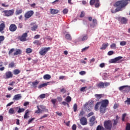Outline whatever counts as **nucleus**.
I'll list each match as a JSON object with an SVG mask.
<instances>
[{
	"mask_svg": "<svg viewBox=\"0 0 130 130\" xmlns=\"http://www.w3.org/2000/svg\"><path fill=\"white\" fill-rule=\"evenodd\" d=\"M128 2H130V0H120L116 2L114 4V7L116 8V12L122 11V9L127 6Z\"/></svg>",
	"mask_w": 130,
	"mask_h": 130,
	"instance_id": "f257e3e1",
	"label": "nucleus"
},
{
	"mask_svg": "<svg viewBox=\"0 0 130 130\" xmlns=\"http://www.w3.org/2000/svg\"><path fill=\"white\" fill-rule=\"evenodd\" d=\"M108 86H110V83L108 82H103L101 81L96 84V87L99 89H105V88H107Z\"/></svg>",
	"mask_w": 130,
	"mask_h": 130,
	"instance_id": "f03ea898",
	"label": "nucleus"
},
{
	"mask_svg": "<svg viewBox=\"0 0 130 130\" xmlns=\"http://www.w3.org/2000/svg\"><path fill=\"white\" fill-rule=\"evenodd\" d=\"M14 51H15L14 52ZM13 53V55L16 56V55H21V54H22V51L21 49H17L16 50H15V49L14 48H12L10 50V51H9L8 54L9 55H11L12 53Z\"/></svg>",
	"mask_w": 130,
	"mask_h": 130,
	"instance_id": "7ed1b4c3",
	"label": "nucleus"
},
{
	"mask_svg": "<svg viewBox=\"0 0 130 130\" xmlns=\"http://www.w3.org/2000/svg\"><path fill=\"white\" fill-rule=\"evenodd\" d=\"M104 126L106 129L111 130L112 128V122L111 120H109L104 122Z\"/></svg>",
	"mask_w": 130,
	"mask_h": 130,
	"instance_id": "20e7f679",
	"label": "nucleus"
},
{
	"mask_svg": "<svg viewBox=\"0 0 130 130\" xmlns=\"http://www.w3.org/2000/svg\"><path fill=\"white\" fill-rule=\"evenodd\" d=\"M89 4L90 6H95V8H99L100 7V2L99 0H90Z\"/></svg>",
	"mask_w": 130,
	"mask_h": 130,
	"instance_id": "39448f33",
	"label": "nucleus"
},
{
	"mask_svg": "<svg viewBox=\"0 0 130 130\" xmlns=\"http://www.w3.org/2000/svg\"><path fill=\"white\" fill-rule=\"evenodd\" d=\"M48 50H50V47L42 48L41 50L39 51V53L41 55H45V54L47 53V51H48Z\"/></svg>",
	"mask_w": 130,
	"mask_h": 130,
	"instance_id": "423d86ee",
	"label": "nucleus"
},
{
	"mask_svg": "<svg viewBox=\"0 0 130 130\" xmlns=\"http://www.w3.org/2000/svg\"><path fill=\"white\" fill-rule=\"evenodd\" d=\"M27 37H28V34H27V32H25L22 36H19L18 38L19 40L24 42L27 40Z\"/></svg>",
	"mask_w": 130,
	"mask_h": 130,
	"instance_id": "0eeeda50",
	"label": "nucleus"
},
{
	"mask_svg": "<svg viewBox=\"0 0 130 130\" xmlns=\"http://www.w3.org/2000/svg\"><path fill=\"white\" fill-rule=\"evenodd\" d=\"M33 15H34V11H33L32 10H30L27 11L25 13L24 17L25 18V19H29V18H31V17L33 16Z\"/></svg>",
	"mask_w": 130,
	"mask_h": 130,
	"instance_id": "6e6552de",
	"label": "nucleus"
},
{
	"mask_svg": "<svg viewBox=\"0 0 130 130\" xmlns=\"http://www.w3.org/2000/svg\"><path fill=\"white\" fill-rule=\"evenodd\" d=\"M14 10L12 9L10 10H5L4 11V13L6 17H10V16H13L14 14Z\"/></svg>",
	"mask_w": 130,
	"mask_h": 130,
	"instance_id": "1a4fd4ad",
	"label": "nucleus"
},
{
	"mask_svg": "<svg viewBox=\"0 0 130 130\" xmlns=\"http://www.w3.org/2000/svg\"><path fill=\"white\" fill-rule=\"evenodd\" d=\"M122 58L121 56L117 57L114 59H111L109 61V63H116L118 60H120Z\"/></svg>",
	"mask_w": 130,
	"mask_h": 130,
	"instance_id": "9d476101",
	"label": "nucleus"
},
{
	"mask_svg": "<svg viewBox=\"0 0 130 130\" xmlns=\"http://www.w3.org/2000/svg\"><path fill=\"white\" fill-rule=\"evenodd\" d=\"M40 108L41 109L39 108V106H37L38 110L35 111V113H42V111L45 110V106L43 105H40Z\"/></svg>",
	"mask_w": 130,
	"mask_h": 130,
	"instance_id": "9b49d317",
	"label": "nucleus"
},
{
	"mask_svg": "<svg viewBox=\"0 0 130 130\" xmlns=\"http://www.w3.org/2000/svg\"><path fill=\"white\" fill-rule=\"evenodd\" d=\"M17 25L15 24H11L9 26V30L11 32H15V31H17Z\"/></svg>",
	"mask_w": 130,
	"mask_h": 130,
	"instance_id": "f8f14e48",
	"label": "nucleus"
},
{
	"mask_svg": "<svg viewBox=\"0 0 130 130\" xmlns=\"http://www.w3.org/2000/svg\"><path fill=\"white\" fill-rule=\"evenodd\" d=\"M80 123L82 125H86L88 124V121H87V118L85 117H82L80 119Z\"/></svg>",
	"mask_w": 130,
	"mask_h": 130,
	"instance_id": "ddd939ff",
	"label": "nucleus"
},
{
	"mask_svg": "<svg viewBox=\"0 0 130 130\" xmlns=\"http://www.w3.org/2000/svg\"><path fill=\"white\" fill-rule=\"evenodd\" d=\"M118 21L120 22L121 24H127V19L125 17H119L118 19Z\"/></svg>",
	"mask_w": 130,
	"mask_h": 130,
	"instance_id": "4468645a",
	"label": "nucleus"
},
{
	"mask_svg": "<svg viewBox=\"0 0 130 130\" xmlns=\"http://www.w3.org/2000/svg\"><path fill=\"white\" fill-rule=\"evenodd\" d=\"M84 108H85L86 111L87 112H90L91 110H92V106L88 104L87 103H86L84 105Z\"/></svg>",
	"mask_w": 130,
	"mask_h": 130,
	"instance_id": "2eb2a0df",
	"label": "nucleus"
},
{
	"mask_svg": "<svg viewBox=\"0 0 130 130\" xmlns=\"http://www.w3.org/2000/svg\"><path fill=\"white\" fill-rule=\"evenodd\" d=\"M108 104H109L108 100H104L102 101L101 106H103V107H107Z\"/></svg>",
	"mask_w": 130,
	"mask_h": 130,
	"instance_id": "dca6fc26",
	"label": "nucleus"
},
{
	"mask_svg": "<svg viewBox=\"0 0 130 130\" xmlns=\"http://www.w3.org/2000/svg\"><path fill=\"white\" fill-rule=\"evenodd\" d=\"M95 119H96V118L95 116H92L89 120V125L90 126H93L94 125V124L95 123Z\"/></svg>",
	"mask_w": 130,
	"mask_h": 130,
	"instance_id": "f3484780",
	"label": "nucleus"
},
{
	"mask_svg": "<svg viewBox=\"0 0 130 130\" xmlns=\"http://www.w3.org/2000/svg\"><path fill=\"white\" fill-rule=\"evenodd\" d=\"M5 79H10L13 78V73L11 71H8L5 73Z\"/></svg>",
	"mask_w": 130,
	"mask_h": 130,
	"instance_id": "a211bd4d",
	"label": "nucleus"
},
{
	"mask_svg": "<svg viewBox=\"0 0 130 130\" xmlns=\"http://www.w3.org/2000/svg\"><path fill=\"white\" fill-rule=\"evenodd\" d=\"M5 28H6V24H5V22L1 23L0 24V32H1L2 34L5 33V31H4Z\"/></svg>",
	"mask_w": 130,
	"mask_h": 130,
	"instance_id": "6ab92c4d",
	"label": "nucleus"
},
{
	"mask_svg": "<svg viewBox=\"0 0 130 130\" xmlns=\"http://www.w3.org/2000/svg\"><path fill=\"white\" fill-rule=\"evenodd\" d=\"M18 108H19V107L10 108L9 110V113L10 114H15L16 112H17L16 109H18Z\"/></svg>",
	"mask_w": 130,
	"mask_h": 130,
	"instance_id": "aec40b11",
	"label": "nucleus"
},
{
	"mask_svg": "<svg viewBox=\"0 0 130 130\" xmlns=\"http://www.w3.org/2000/svg\"><path fill=\"white\" fill-rule=\"evenodd\" d=\"M124 88H126L125 90H127V91H130V86H128V85H123V86H120L119 88V90L120 91H122V90H123Z\"/></svg>",
	"mask_w": 130,
	"mask_h": 130,
	"instance_id": "412c9836",
	"label": "nucleus"
},
{
	"mask_svg": "<svg viewBox=\"0 0 130 130\" xmlns=\"http://www.w3.org/2000/svg\"><path fill=\"white\" fill-rule=\"evenodd\" d=\"M22 99V95L21 94H18L14 95L13 100L14 101H16L17 100H20V99Z\"/></svg>",
	"mask_w": 130,
	"mask_h": 130,
	"instance_id": "4be33fe9",
	"label": "nucleus"
},
{
	"mask_svg": "<svg viewBox=\"0 0 130 130\" xmlns=\"http://www.w3.org/2000/svg\"><path fill=\"white\" fill-rule=\"evenodd\" d=\"M79 41H86L88 39V36L87 35H85L83 36L82 37H81L79 38Z\"/></svg>",
	"mask_w": 130,
	"mask_h": 130,
	"instance_id": "5701e85b",
	"label": "nucleus"
},
{
	"mask_svg": "<svg viewBox=\"0 0 130 130\" xmlns=\"http://www.w3.org/2000/svg\"><path fill=\"white\" fill-rule=\"evenodd\" d=\"M59 12V10H58L53 9H50V13L52 15H55L56 14H58Z\"/></svg>",
	"mask_w": 130,
	"mask_h": 130,
	"instance_id": "b1692460",
	"label": "nucleus"
},
{
	"mask_svg": "<svg viewBox=\"0 0 130 130\" xmlns=\"http://www.w3.org/2000/svg\"><path fill=\"white\" fill-rule=\"evenodd\" d=\"M106 110V107H103L102 106H101L100 111L101 113H102L103 114H104L105 113V111Z\"/></svg>",
	"mask_w": 130,
	"mask_h": 130,
	"instance_id": "393cba45",
	"label": "nucleus"
},
{
	"mask_svg": "<svg viewBox=\"0 0 130 130\" xmlns=\"http://www.w3.org/2000/svg\"><path fill=\"white\" fill-rule=\"evenodd\" d=\"M96 25H97V19L94 18L92 19V24H90V27L94 28Z\"/></svg>",
	"mask_w": 130,
	"mask_h": 130,
	"instance_id": "a878e982",
	"label": "nucleus"
},
{
	"mask_svg": "<svg viewBox=\"0 0 130 130\" xmlns=\"http://www.w3.org/2000/svg\"><path fill=\"white\" fill-rule=\"evenodd\" d=\"M30 112V111L26 110L25 111V113L24 115V119H26V118H28L29 117V113Z\"/></svg>",
	"mask_w": 130,
	"mask_h": 130,
	"instance_id": "bb28decb",
	"label": "nucleus"
},
{
	"mask_svg": "<svg viewBox=\"0 0 130 130\" xmlns=\"http://www.w3.org/2000/svg\"><path fill=\"white\" fill-rule=\"evenodd\" d=\"M48 84H49V82L43 84H41L40 85H39L38 88L39 89H41V88H43V87H46V86H47Z\"/></svg>",
	"mask_w": 130,
	"mask_h": 130,
	"instance_id": "cd10ccee",
	"label": "nucleus"
},
{
	"mask_svg": "<svg viewBox=\"0 0 130 130\" xmlns=\"http://www.w3.org/2000/svg\"><path fill=\"white\" fill-rule=\"evenodd\" d=\"M108 46V43L103 44L102 46V47L100 48L101 50H104V49H106L107 47Z\"/></svg>",
	"mask_w": 130,
	"mask_h": 130,
	"instance_id": "c85d7f7f",
	"label": "nucleus"
},
{
	"mask_svg": "<svg viewBox=\"0 0 130 130\" xmlns=\"http://www.w3.org/2000/svg\"><path fill=\"white\" fill-rule=\"evenodd\" d=\"M44 80H49L51 78V76L50 75L46 74L43 76Z\"/></svg>",
	"mask_w": 130,
	"mask_h": 130,
	"instance_id": "c756f323",
	"label": "nucleus"
},
{
	"mask_svg": "<svg viewBox=\"0 0 130 130\" xmlns=\"http://www.w3.org/2000/svg\"><path fill=\"white\" fill-rule=\"evenodd\" d=\"M39 84V81L36 80L35 82H32V85L34 87L37 88V85Z\"/></svg>",
	"mask_w": 130,
	"mask_h": 130,
	"instance_id": "7c9ffc66",
	"label": "nucleus"
},
{
	"mask_svg": "<svg viewBox=\"0 0 130 130\" xmlns=\"http://www.w3.org/2000/svg\"><path fill=\"white\" fill-rule=\"evenodd\" d=\"M23 12V10L22 9H20V10H16L15 12V14L16 15H20V14H22Z\"/></svg>",
	"mask_w": 130,
	"mask_h": 130,
	"instance_id": "2f4dec72",
	"label": "nucleus"
},
{
	"mask_svg": "<svg viewBox=\"0 0 130 130\" xmlns=\"http://www.w3.org/2000/svg\"><path fill=\"white\" fill-rule=\"evenodd\" d=\"M65 38L66 39H67V40H69V41L72 40V37L71 36V35H70V34L66 35Z\"/></svg>",
	"mask_w": 130,
	"mask_h": 130,
	"instance_id": "473e14b6",
	"label": "nucleus"
},
{
	"mask_svg": "<svg viewBox=\"0 0 130 130\" xmlns=\"http://www.w3.org/2000/svg\"><path fill=\"white\" fill-rule=\"evenodd\" d=\"M13 73L14 75H19V74L21 73V71L19 70L18 69H15L13 71Z\"/></svg>",
	"mask_w": 130,
	"mask_h": 130,
	"instance_id": "72a5a7b5",
	"label": "nucleus"
},
{
	"mask_svg": "<svg viewBox=\"0 0 130 130\" xmlns=\"http://www.w3.org/2000/svg\"><path fill=\"white\" fill-rule=\"evenodd\" d=\"M95 98H96V99H98V100H99L100 99H101V98L103 97V95L102 94H96L94 95Z\"/></svg>",
	"mask_w": 130,
	"mask_h": 130,
	"instance_id": "f704fd0d",
	"label": "nucleus"
},
{
	"mask_svg": "<svg viewBox=\"0 0 130 130\" xmlns=\"http://www.w3.org/2000/svg\"><path fill=\"white\" fill-rule=\"evenodd\" d=\"M32 51H33V50H32V49L30 48H28L26 49V53H27V54L29 53H31Z\"/></svg>",
	"mask_w": 130,
	"mask_h": 130,
	"instance_id": "c9c22d12",
	"label": "nucleus"
},
{
	"mask_svg": "<svg viewBox=\"0 0 130 130\" xmlns=\"http://www.w3.org/2000/svg\"><path fill=\"white\" fill-rule=\"evenodd\" d=\"M34 44H36V45H41L42 43L40 41L38 40H35L33 42Z\"/></svg>",
	"mask_w": 130,
	"mask_h": 130,
	"instance_id": "e433bc0d",
	"label": "nucleus"
},
{
	"mask_svg": "<svg viewBox=\"0 0 130 130\" xmlns=\"http://www.w3.org/2000/svg\"><path fill=\"white\" fill-rule=\"evenodd\" d=\"M66 101L68 103H70V102L72 101V98L70 96H67L66 99Z\"/></svg>",
	"mask_w": 130,
	"mask_h": 130,
	"instance_id": "4c0bfd02",
	"label": "nucleus"
},
{
	"mask_svg": "<svg viewBox=\"0 0 130 130\" xmlns=\"http://www.w3.org/2000/svg\"><path fill=\"white\" fill-rule=\"evenodd\" d=\"M37 28H38V25L36 24L31 27V31H36Z\"/></svg>",
	"mask_w": 130,
	"mask_h": 130,
	"instance_id": "58836bf2",
	"label": "nucleus"
},
{
	"mask_svg": "<svg viewBox=\"0 0 130 130\" xmlns=\"http://www.w3.org/2000/svg\"><path fill=\"white\" fill-rule=\"evenodd\" d=\"M96 130H104V127L103 126H101L100 125H99L96 127Z\"/></svg>",
	"mask_w": 130,
	"mask_h": 130,
	"instance_id": "ea45409f",
	"label": "nucleus"
},
{
	"mask_svg": "<svg viewBox=\"0 0 130 130\" xmlns=\"http://www.w3.org/2000/svg\"><path fill=\"white\" fill-rule=\"evenodd\" d=\"M73 109L74 112H76L78 109V105L77 104H75L73 106Z\"/></svg>",
	"mask_w": 130,
	"mask_h": 130,
	"instance_id": "a19ab883",
	"label": "nucleus"
},
{
	"mask_svg": "<svg viewBox=\"0 0 130 130\" xmlns=\"http://www.w3.org/2000/svg\"><path fill=\"white\" fill-rule=\"evenodd\" d=\"M4 40H5V36H0V44L1 43H2V42H4Z\"/></svg>",
	"mask_w": 130,
	"mask_h": 130,
	"instance_id": "79ce46f5",
	"label": "nucleus"
},
{
	"mask_svg": "<svg viewBox=\"0 0 130 130\" xmlns=\"http://www.w3.org/2000/svg\"><path fill=\"white\" fill-rule=\"evenodd\" d=\"M60 92L62 93V94L67 93V89H66V88H64V87L60 89Z\"/></svg>",
	"mask_w": 130,
	"mask_h": 130,
	"instance_id": "37998d69",
	"label": "nucleus"
},
{
	"mask_svg": "<svg viewBox=\"0 0 130 130\" xmlns=\"http://www.w3.org/2000/svg\"><path fill=\"white\" fill-rule=\"evenodd\" d=\"M110 47L112 49H115V48H116V44L113 43L110 45Z\"/></svg>",
	"mask_w": 130,
	"mask_h": 130,
	"instance_id": "c03bdc74",
	"label": "nucleus"
},
{
	"mask_svg": "<svg viewBox=\"0 0 130 130\" xmlns=\"http://www.w3.org/2000/svg\"><path fill=\"white\" fill-rule=\"evenodd\" d=\"M56 99H52L51 100V102H52V104L54 105V106H55V103H56Z\"/></svg>",
	"mask_w": 130,
	"mask_h": 130,
	"instance_id": "a18cd8bd",
	"label": "nucleus"
},
{
	"mask_svg": "<svg viewBox=\"0 0 130 130\" xmlns=\"http://www.w3.org/2000/svg\"><path fill=\"white\" fill-rule=\"evenodd\" d=\"M25 111V109L24 108H19L17 112L18 113H21V112H24Z\"/></svg>",
	"mask_w": 130,
	"mask_h": 130,
	"instance_id": "49530a36",
	"label": "nucleus"
},
{
	"mask_svg": "<svg viewBox=\"0 0 130 130\" xmlns=\"http://www.w3.org/2000/svg\"><path fill=\"white\" fill-rule=\"evenodd\" d=\"M62 13L63 14H64V15H66V14H68V13H69V9L67 8L64 9V10H63Z\"/></svg>",
	"mask_w": 130,
	"mask_h": 130,
	"instance_id": "de8ad7c7",
	"label": "nucleus"
},
{
	"mask_svg": "<svg viewBox=\"0 0 130 130\" xmlns=\"http://www.w3.org/2000/svg\"><path fill=\"white\" fill-rule=\"evenodd\" d=\"M120 45L121 46H124V45H126V42L125 41H122L120 43Z\"/></svg>",
	"mask_w": 130,
	"mask_h": 130,
	"instance_id": "09e8293b",
	"label": "nucleus"
},
{
	"mask_svg": "<svg viewBox=\"0 0 130 130\" xmlns=\"http://www.w3.org/2000/svg\"><path fill=\"white\" fill-rule=\"evenodd\" d=\"M85 17V12L84 11H82L80 15V18H84Z\"/></svg>",
	"mask_w": 130,
	"mask_h": 130,
	"instance_id": "8fccbe9b",
	"label": "nucleus"
},
{
	"mask_svg": "<svg viewBox=\"0 0 130 130\" xmlns=\"http://www.w3.org/2000/svg\"><path fill=\"white\" fill-rule=\"evenodd\" d=\"M125 103H127L128 105H130V98H127V100L125 101Z\"/></svg>",
	"mask_w": 130,
	"mask_h": 130,
	"instance_id": "3c124183",
	"label": "nucleus"
},
{
	"mask_svg": "<svg viewBox=\"0 0 130 130\" xmlns=\"http://www.w3.org/2000/svg\"><path fill=\"white\" fill-rule=\"evenodd\" d=\"M99 104H100V103H97L95 105V106H94V110L95 111L98 110V108H99L98 105Z\"/></svg>",
	"mask_w": 130,
	"mask_h": 130,
	"instance_id": "603ef678",
	"label": "nucleus"
},
{
	"mask_svg": "<svg viewBox=\"0 0 130 130\" xmlns=\"http://www.w3.org/2000/svg\"><path fill=\"white\" fill-rule=\"evenodd\" d=\"M9 68H14L15 67V63L14 62L10 63L9 65Z\"/></svg>",
	"mask_w": 130,
	"mask_h": 130,
	"instance_id": "864d4df0",
	"label": "nucleus"
},
{
	"mask_svg": "<svg viewBox=\"0 0 130 130\" xmlns=\"http://www.w3.org/2000/svg\"><path fill=\"white\" fill-rule=\"evenodd\" d=\"M89 46L85 47V48H83L82 50V52H84V51H86V50H87V49H89Z\"/></svg>",
	"mask_w": 130,
	"mask_h": 130,
	"instance_id": "5fc2aeb1",
	"label": "nucleus"
},
{
	"mask_svg": "<svg viewBox=\"0 0 130 130\" xmlns=\"http://www.w3.org/2000/svg\"><path fill=\"white\" fill-rule=\"evenodd\" d=\"M125 130H130V123H127Z\"/></svg>",
	"mask_w": 130,
	"mask_h": 130,
	"instance_id": "6e6d98bb",
	"label": "nucleus"
},
{
	"mask_svg": "<svg viewBox=\"0 0 130 130\" xmlns=\"http://www.w3.org/2000/svg\"><path fill=\"white\" fill-rule=\"evenodd\" d=\"M45 96H46L45 94L44 93V94H41L39 96V97L40 98H41V99H44V98H45Z\"/></svg>",
	"mask_w": 130,
	"mask_h": 130,
	"instance_id": "4d7b16f0",
	"label": "nucleus"
},
{
	"mask_svg": "<svg viewBox=\"0 0 130 130\" xmlns=\"http://www.w3.org/2000/svg\"><path fill=\"white\" fill-rule=\"evenodd\" d=\"M125 116H126V114L124 113L122 114V121H124V118H125Z\"/></svg>",
	"mask_w": 130,
	"mask_h": 130,
	"instance_id": "13d9d810",
	"label": "nucleus"
},
{
	"mask_svg": "<svg viewBox=\"0 0 130 130\" xmlns=\"http://www.w3.org/2000/svg\"><path fill=\"white\" fill-rule=\"evenodd\" d=\"M79 74L81 75V76H84V75H86V72L82 71L79 72Z\"/></svg>",
	"mask_w": 130,
	"mask_h": 130,
	"instance_id": "bf43d9fd",
	"label": "nucleus"
},
{
	"mask_svg": "<svg viewBox=\"0 0 130 130\" xmlns=\"http://www.w3.org/2000/svg\"><path fill=\"white\" fill-rule=\"evenodd\" d=\"M114 53L113 51H110L108 52V55H112Z\"/></svg>",
	"mask_w": 130,
	"mask_h": 130,
	"instance_id": "052dcab7",
	"label": "nucleus"
},
{
	"mask_svg": "<svg viewBox=\"0 0 130 130\" xmlns=\"http://www.w3.org/2000/svg\"><path fill=\"white\" fill-rule=\"evenodd\" d=\"M118 106H119V105H118V104H115L114 105V106H113V108H114V109H116V108H118Z\"/></svg>",
	"mask_w": 130,
	"mask_h": 130,
	"instance_id": "680f3d73",
	"label": "nucleus"
},
{
	"mask_svg": "<svg viewBox=\"0 0 130 130\" xmlns=\"http://www.w3.org/2000/svg\"><path fill=\"white\" fill-rule=\"evenodd\" d=\"M114 123H113V125H116L117 123H118V120H113Z\"/></svg>",
	"mask_w": 130,
	"mask_h": 130,
	"instance_id": "e2e57ef3",
	"label": "nucleus"
},
{
	"mask_svg": "<svg viewBox=\"0 0 130 130\" xmlns=\"http://www.w3.org/2000/svg\"><path fill=\"white\" fill-rule=\"evenodd\" d=\"M92 115H94V113L93 112H91L89 113L87 115V117H90V116H92Z\"/></svg>",
	"mask_w": 130,
	"mask_h": 130,
	"instance_id": "0e129e2a",
	"label": "nucleus"
},
{
	"mask_svg": "<svg viewBox=\"0 0 130 130\" xmlns=\"http://www.w3.org/2000/svg\"><path fill=\"white\" fill-rule=\"evenodd\" d=\"M72 129L73 130L77 129V125L75 124H73V125L72 126Z\"/></svg>",
	"mask_w": 130,
	"mask_h": 130,
	"instance_id": "69168bd1",
	"label": "nucleus"
},
{
	"mask_svg": "<svg viewBox=\"0 0 130 130\" xmlns=\"http://www.w3.org/2000/svg\"><path fill=\"white\" fill-rule=\"evenodd\" d=\"M47 116H48V114H45L43 116H42L40 119H42L43 118H45L46 117H47Z\"/></svg>",
	"mask_w": 130,
	"mask_h": 130,
	"instance_id": "338daca9",
	"label": "nucleus"
},
{
	"mask_svg": "<svg viewBox=\"0 0 130 130\" xmlns=\"http://www.w3.org/2000/svg\"><path fill=\"white\" fill-rule=\"evenodd\" d=\"M84 113H85V112H83V111H80L79 116H82V115H84Z\"/></svg>",
	"mask_w": 130,
	"mask_h": 130,
	"instance_id": "774afa93",
	"label": "nucleus"
}]
</instances>
